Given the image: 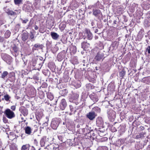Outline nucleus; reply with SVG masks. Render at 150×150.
<instances>
[{"mask_svg":"<svg viewBox=\"0 0 150 150\" xmlns=\"http://www.w3.org/2000/svg\"><path fill=\"white\" fill-rule=\"evenodd\" d=\"M6 116L8 119H11L15 117L14 112L9 109H6L4 112Z\"/></svg>","mask_w":150,"mask_h":150,"instance_id":"nucleus-1","label":"nucleus"},{"mask_svg":"<svg viewBox=\"0 0 150 150\" xmlns=\"http://www.w3.org/2000/svg\"><path fill=\"white\" fill-rule=\"evenodd\" d=\"M14 12L13 11L10 10L9 8H8L5 10L6 13L8 15L10 16H15L18 14L20 13L19 10H15Z\"/></svg>","mask_w":150,"mask_h":150,"instance_id":"nucleus-2","label":"nucleus"},{"mask_svg":"<svg viewBox=\"0 0 150 150\" xmlns=\"http://www.w3.org/2000/svg\"><path fill=\"white\" fill-rule=\"evenodd\" d=\"M48 150H59V145L55 144H51L46 147Z\"/></svg>","mask_w":150,"mask_h":150,"instance_id":"nucleus-3","label":"nucleus"},{"mask_svg":"<svg viewBox=\"0 0 150 150\" xmlns=\"http://www.w3.org/2000/svg\"><path fill=\"white\" fill-rule=\"evenodd\" d=\"M97 116L96 113L94 111L90 112L87 114L86 117L90 120H92Z\"/></svg>","mask_w":150,"mask_h":150,"instance_id":"nucleus-4","label":"nucleus"},{"mask_svg":"<svg viewBox=\"0 0 150 150\" xmlns=\"http://www.w3.org/2000/svg\"><path fill=\"white\" fill-rule=\"evenodd\" d=\"M59 123L57 119H54L51 122V126L53 129H56L58 127Z\"/></svg>","mask_w":150,"mask_h":150,"instance_id":"nucleus-5","label":"nucleus"},{"mask_svg":"<svg viewBox=\"0 0 150 150\" xmlns=\"http://www.w3.org/2000/svg\"><path fill=\"white\" fill-rule=\"evenodd\" d=\"M19 110L24 116H26L28 114V110L23 106H21L19 108Z\"/></svg>","mask_w":150,"mask_h":150,"instance_id":"nucleus-6","label":"nucleus"},{"mask_svg":"<svg viewBox=\"0 0 150 150\" xmlns=\"http://www.w3.org/2000/svg\"><path fill=\"white\" fill-rule=\"evenodd\" d=\"M93 14L98 18L102 19L103 15L101 11L98 9L93 10Z\"/></svg>","mask_w":150,"mask_h":150,"instance_id":"nucleus-7","label":"nucleus"},{"mask_svg":"<svg viewBox=\"0 0 150 150\" xmlns=\"http://www.w3.org/2000/svg\"><path fill=\"white\" fill-rule=\"evenodd\" d=\"M89 97L95 103L97 102L98 100V96L97 94L94 93H93L89 95Z\"/></svg>","mask_w":150,"mask_h":150,"instance_id":"nucleus-8","label":"nucleus"},{"mask_svg":"<svg viewBox=\"0 0 150 150\" xmlns=\"http://www.w3.org/2000/svg\"><path fill=\"white\" fill-rule=\"evenodd\" d=\"M43 46L42 44H36L34 45L32 48V51L34 52L35 50H42L43 48Z\"/></svg>","mask_w":150,"mask_h":150,"instance_id":"nucleus-9","label":"nucleus"},{"mask_svg":"<svg viewBox=\"0 0 150 150\" xmlns=\"http://www.w3.org/2000/svg\"><path fill=\"white\" fill-rule=\"evenodd\" d=\"M69 107L71 112H73V113L74 114L75 113L76 111L78 109L76 105L74 103H72L70 105Z\"/></svg>","mask_w":150,"mask_h":150,"instance_id":"nucleus-10","label":"nucleus"},{"mask_svg":"<svg viewBox=\"0 0 150 150\" xmlns=\"http://www.w3.org/2000/svg\"><path fill=\"white\" fill-rule=\"evenodd\" d=\"M8 137L10 140L11 141L15 140L16 141L17 138L18 137V136H16L15 134L12 133L8 136Z\"/></svg>","mask_w":150,"mask_h":150,"instance_id":"nucleus-11","label":"nucleus"},{"mask_svg":"<svg viewBox=\"0 0 150 150\" xmlns=\"http://www.w3.org/2000/svg\"><path fill=\"white\" fill-rule=\"evenodd\" d=\"M48 67L52 72H54L55 71L56 66L54 63L52 62L49 63L48 64Z\"/></svg>","mask_w":150,"mask_h":150,"instance_id":"nucleus-12","label":"nucleus"},{"mask_svg":"<svg viewBox=\"0 0 150 150\" xmlns=\"http://www.w3.org/2000/svg\"><path fill=\"white\" fill-rule=\"evenodd\" d=\"M67 105V102L64 99H62L61 101L60 106L62 110H64Z\"/></svg>","mask_w":150,"mask_h":150,"instance_id":"nucleus-13","label":"nucleus"},{"mask_svg":"<svg viewBox=\"0 0 150 150\" xmlns=\"http://www.w3.org/2000/svg\"><path fill=\"white\" fill-rule=\"evenodd\" d=\"M25 133L28 135H30L32 133V129L29 126H27L24 129Z\"/></svg>","mask_w":150,"mask_h":150,"instance_id":"nucleus-14","label":"nucleus"},{"mask_svg":"<svg viewBox=\"0 0 150 150\" xmlns=\"http://www.w3.org/2000/svg\"><path fill=\"white\" fill-rule=\"evenodd\" d=\"M12 48L13 51L14 55L16 57L18 54V48L17 46L15 44L12 47Z\"/></svg>","mask_w":150,"mask_h":150,"instance_id":"nucleus-15","label":"nucleus"},{"mask_svg":"<svg viewBox=\"0 0 150 150\" xmlns=\"http://www.w3.org/2000/svg\"><path fill=\"white\" fill-rule=\"evenodd\" d=\"M28 33L24 32L22 34L21 39L23 41L25 42L28 39Z\"/></svg>","mask_w":150,"mask_h":150,"instance_id":"nucleus-16","label":"nucleus"},{"mask_svg":"<svg viewBox=\"0 0 150 150\" xmlns=\"http://www.w3.org/2000/svg\"><path fill=\"white\" fill-rule=\"evenodd\" d=\"M30 145L29 144L23 145L21 149V150H29Z\"/></svg>","mask_w":150,"mask_h":150,"instance_id":"nucleus-17","label":"nucleus"},{"mask_svg":"<svg viewBox=\"0 0 150 150\" xmlns=\"http://www.w3.org/2000/svg\"><path fill=\"white\" fill-rule=\"evenodd\" d=\"M50 34L52 39L54 40H57L59 36L57 33L54 32H51Z\"/></svg>","mask_w":150,"mask_h":150,"instance_id":"nucleus-18","label":"nucleus"},{"mask_svg":"<svg viewBox=\"0 0 150 150\" xmlns=\"http://www.w3.org/2000/svg\"><path fill=\"white\" fill-rule=\"evenodd\" d=\"M86 32L87 34L88 39L89 40H91L93 38V36L90 31L87 29L86 30Z\"/></svg>","mask_w":150,"mask_h":150,"instance_id":"nucleus-19","label":"nucleus"},{"mask_svg":"<svg viewBox=\"0 0 150 150\" xmlns=\"http://www.w3.org/2000/svg\"><path fill=\"white\" fill-rule=\"evenodd\" d=\"M9 147L10 150H18V149L17 145L14 143L11 144Z\"/></svg>","mask_w":150,"mask_h":150,"instance_id":"nucleus-20","label":"nucleus"},{"mask_svg":"<svg viewBox=\"0 0 150 150\" xmlns=\"http://www.w3.org/2000/svg\"><path fill=\"white\" fill-rule=\"evenodd\" d=\"M66 27V23L65 22H62L59 25V28L61 31H63Z\"/></svg>","mask_w":150,"mask_h":150,"instance_id":"nucleus-21","label":"nucleus"},{"mask_svg":"<svg viewBox=\"0 0 150 150\" xmlns=\"http://www.w3.org/2000/svg\"><path fill=\"white\" fill-rule=\"evenodd\" d=\"M123 9L121 7H119L116 9V14L119 16L123 13Z\"/></svg>","mask_w":150,"mask_h":150,"instance_id":"nucleus-22","label":"nucleus"},{"mask_svg":"<svg viewBox=\"0 0 150 150\" xmlns=\"http://www.w3.org/2000/svg\"><path fill=\"white\" fill-rule=\"evenodd\" d=\"M90 44L86 42H83L81 44V47L83 49H87L89 47Z\"/></svg>","mask_w":150,"mask_h":150,"instance_id":"nucleus-23","label":"nucleus"},{"mask_svg":"<svg viewBox=\"0 0 150 150\" xmlns=\"http://www.w3.org/2000/svg\"><path fill=\"white\" fill-rule=\"evenodd\" d=\"M46 140V137H44L41 138L40 142L41 146L43 147L45 146Z\"/></svg>","mask_w":150,"mask_h":150,"instance_id":"nucleus-24","label":"nucleus"},{"mask_svg":"<svg viewBox=\"0 0 150 150\" xmlns=\"http://www.w3.org/2000/svg\"><path fill=\"white\" fill-rule=\"evenodd\" d=\"M0 74H1L0 77L4 79L7 77L8 74V73L7 71H4L2 73L1 71H0Z\"/></svg>","mask_w":150,"mask_h":150,"instance_id":"nucleus-25","label":"nucleus"},{"mask_svg":"<svg viewBox=\"0 0 150 150\" xmlns=\"http://www.w3.org/2000/svg\"><path fill=\"white\" fill-rule=\"evenodd\" d=\"M38 96L40 99H43L45 97V93L43 91H39L38 92Z\"/></svg>","mask_w":150,"mask_h":150,"instance_id":"nucleus-26","label":"nucleus"},{"mask_svg":"<svg viewBox=\"0 0 150 150\" xmlns=\"http://www.w3.org/2000/svg\"><path fill=\"white\" fill-rule=\"evenodd\" d=\"M86 88L89 91L93 89L94 86L92 84L89 83L86 84Z\"/></svg>","mask_w":150,"mask_h":150,"instance_id":"nucleus-27","label":"nucleus"},{"mask_svg":"<svg viewBox=\"0 0 150 150\" xmlns=\"http://www.w3.org/2000/svg\"><path fill=\"white\" fill-rule=\"evenodd\" d=\"M145 134V132H142L137 134L136 136V138L138 139L144 137V135Z\"/></svg>","mask_w":150,"mask_h":150,"instance_id":"nucleus-28","label":"nucleus"},{"mask_svg":"<svg viewBox=\"0 0 150 150\" xmlns=\"http://www.w3.org/2000/svg\"><path fill=\"white\" fill-rule=\"evenodd\" d=\"M102 58V56L101 54V53L100 52H98L96 56L95 57V59L99 61Z\"/></svg>","mask_w":150,"mask_h":150,"instance_id":"nucleus-29","label":"nucleus"},{"mask_svg":"<svg viewBox=\"0 0 150 150\" xmlns=\"http://www.w3.org/2000/svg\"><path fill=\"white\" fill-rule=\"evenodd\" d=\"M126 74V71L124 69H122L121 71L119 73L120 76L122 79L123 77Z\"/></svg>","mask_w":150,"mask_h":150,"instance_id":"nucleus-30","label":"nucleus"},{"mask_svg":"<svg viewBox=\"0 0 150 150\" xmlns=\"http://www.w3.org/2000/svg\"><path fill=\"white\" fill-rule=\"evenodd\" d=\"M47 94V98L50 100H52L54 99V96L50 93H48Z\"/></svg>","mask_w":150,"mask_h":150,"instance_id":"nucleus-31","label":"nucleus"},{"mask_svg":"<svg viewBox=\"0 0 150 150\" xmlns=\"http://www.w3.org/2000/svg\"><path fill=\"white\" fill-rule=\"evenodd\" d=\"M79 94L76 93H73L72 96V99L74 100L77 99L79 98Z\"/></svg>","mask_w":150,"mask_h":150,"instance_id":"nucleus-32","label":"nucleus"},{"mask_svg":"<svg viewBox=\"0 0 150 150\" xmlns=\"http://www.w3.org/2000/svg\"><path fill=\"white\" fill-rule=\"evenodd\" d=\"M11 32L9 30H7L5 33V36L6 38H8L10 36Z\"/></svg>","mask_w":150,"mask_h":150,"instance_id":"nucleus-33","label":"nucleus"},{"mask_svg":"<svg viewBox=\"0 0 150 150\" xmlns=\"http://www.w3.org/2000/svg\"><path fill=\"white\" fill-rule=\"evenodd\" d=\"M93 111H94L96 113H99L100 112V109L98 107H94L93 109Z\"/></svg>","mask_w":150,"mask_h":150,"instance_id":"nucleus-34","label":"nucleus"},{"mask_svg":"<svg viewBox=\"0 0 150 150\" xmlns=\"http://www.w3.org/2000/svg\"><path fill=\"white\" fill-rule=\"evenodd\" d=\"M14 1L15 5H19L22 3L23 0H14Z\"/></svg>","mask_w":150,"mask_h":150,"instance_id":"nucleus-35","label":"nucleus"},{"mask_svg":"<svg viewBox=\"0 0 150 150\" xmlns=\"http://www.w3.org/2000/svg\"><path fill=\"white\" fill-rule=\"evenodd\" d=\"M103 130H102V129L101 128H99L98 130V134L99 136L101 137H102L103 134Z\"/></svg>","mask_w":150,"mask_h":150,"instance_id":"nucleus-36","label":"nucleus"},{"mask_svg":"<svg viewBox=\"0 0 150 150\" xmlns=\"http://www.w3.org/2000/svg\"><path fill=\"white\" fill-rule=\"evenodd\" d=\"M35 37L34 34L32 32H31L30 35V38L31 41L35 40Z\"/></svg>","mask_w":150,"mask_h":150,"instance_id":"nucleus-37","label":"nucleus"},{"mask_svg":"<svg viewBox=\"0 0 150 150\" xmlns=\"http://www.w3.org/2000/svg\"><path fill=\"white\" fill-rule=\"evenodd\" d=\"M97 122L98 123L100 124V125H102L103 121L102 118L101 117H98Z\"/></svg>","mask_w":150,"mask_h":150,"instance_id":"nucleus-38","label":"nucleus"},{"mask_svg":"<svg viewBox=\"0 0 150 150\" xmlns=\"http://www.w3.org/2000/svg\"><path fill=\"white\" fill-rule=\"evenodd\" d=\"M37 76L38 74H36L34 75L33 77H29V78H30L31 79H33L34 80H38L39 79V78Z\"/></svg>","mask_w":150,"mask_h":150,"instance_id":"nucleus-39","label":"nucleus"},{"mask_svg":"<svg viewBox=\"0 0 150 150\" xmlns=\"http://www.w3.org/2000/svg\"><path fill=\"white\" fill-rule=\"evenodd\" d=\"M144 36L142 35L138 34L137 35V40L140 41L141 40Z\"/></svg>","mask_w":150,"mask_h":150,"instance_id":"nucleus-40","label":"nucleus"},{"mask_svg":"<svg viewBox=\"0 0 150 150\" xmlns=\"http://www.w3.org/2000/svg\"><path fill=\"white\" fill-rule=\"evenodd\" d=\"M4 97L5 100L6 101H8L11 98L9 95L7 94L5 95Z\"/></svg>","mask_w":150,"mask_h":150,"instance_id":"nucleus-41","label":"nucleus"},{"mask_svg":"<svg viewBox=\"0 0 150 150\" xmlns=\"http://www.w3.org/2000/svg\"><path fill=\"white\" fill-rule=\"evenodd\" d=\"M15 74L13 72H12L9 73V77L11 78L15 77Z\"/></svg>","mask_w":150,"mask_h":150,"instance_id":"nucleus-42","label":"nucleus"},{"mask_svg":"<svg viewBox=\"0 0 150 150\" xmlns=\"http://www.w3.org/2000/svg\"><path fill=\"white\" fill-rule=\"evenodd\" d=\"M20 19L21 20L22 23L23 24L26 23L28 21V20L27 18H25V19L21 18Z\"/></svg>","mask_w":150,"mask_h":150,"instance_id":"nucleus-43","label":"nucleus"},{"mask_svg":"<svg viewBox=\"0 0 150 150\" xmlns=\"http://www.w3.org/2000/svg\"><path fill=\"white\" fill-rule=\"evenodd\" d=\"M144 33V32L143 29H142L139 31L138 33L139 34L142 35H143Z\"/></svg>","mask_w":150,"mask_h":150,"instance_id":"nucleus-44","label":"nucleus"},{"mask_svg":"<svg viewBox=\"0 0 150 150\" xmlns=\"http://www.w3.org/2000/svg\"><path fill=\"white\" fill-rule=\"evenodd\" d=\"M111 131L112 132H115L117 131V129L116 128L112 126L111 127Z\"/></svg>","mask_w":150,"mask_h":150,"instance_id":"nucleus-45","label":"nucleus"},{"mask_svg":"<svg viewBox=\"0 0 150 150\" xmlns=\"http://www.w3.org/2000/svg\"><path fill=\"white\" fill-rule=\"evenodd\" d=\"M45 28H40L39 29V31L41 33H43L45 32Z\"/></svg>","mask_w":150,"mask_h":150,"instance_id":"nucleus-46","label":"nucleus"},{"mask_svg":"<svg viewBox=\"0 0 150 150\" xmlns=\"http://www.w3.org/2000/svg\"><path fill=\"white\" fill-rule=\"evenodd\" d=\"M88 79H89V81L90 82H92V83H95L96 82V81L95 79L93 78H89Z\"/></svg>","mask_w":150,"mask_h":150,"instance_id":"nucleus-47","label":"nucleus"},{"mask_svg":"<svg viewBox=\"0 0 150 150\" xmlns=\"http://www.w3.org/2000/svg\"><path fill=\"white\" fill-rule=\"evenodd\" d=\"M58 137L59 140H60L62 142H63V138L62 136L58 135Z\"/></svg>","mask_w":150,"mask_h":150,"instance_id":"nucleus-48","label":"nucleus"},{"mask_svg":"<svg viewBox=\"0 0 150 150\" xmlns=\"http://www.w3.org/2000/svg\"><path fill=\"white\" fill-rule=\"evenodd\" d=\"M33 143L35 145H38V142L36 139H33Z\"/></svg>","mask_w":150,"mask_h":150,"instance_id":"nucleus-49","label":"nucleus"},{"mask_svg":"<svg viewBox=\"0 0 150 150\" xmlns=\"http://www.w3.org/2000/svg\"><path fill=\"white\" fill-rule=\"evenodd\" d=\"M92 136L93 137H92L91 136H90V139L91 140H93L95 139V133H93L92 134Z\"/></svg>","mask_w":150,"mask_h":150,"instance_id":"nucleus-50","label":"nucleus"},{"mask_svg":"<svg viewBox=\"0 0 150 150\" xmlns=\"http://www.w3.org/2000/svg\"><path fill=\"white\" fill-rule=\"evenodd\" d=\"M146 50L149 54H150V46H148Z\"/></svg>","mask_w":150,"mask_h":150,"instance_id":"nucleus-51","label":"nucleus"},{"mask_svg":"<svg viewBox=\"0 0 150 150\" xmlns=\"http://www.w3.org/2000/svg\"><path fill=\"white\" fill-rule=\"evenodd\" d=\"M29 150H36V149L33 146H30Z\"/></svg>","mask_w":150,"mask_h":150,"instance_id":"nucleus-52","label":"nucleus"},{"mask_svg":"<svg viewBox=\"0 0 150 150\" xmlns=\"http://www.w3.org/2000/svg\"><path fill=\"white\" fill-rule=\"evenodd\" d=\"M11 109L13 110H15L16 109V106L15 105H13L11 106Z\"/></svg>","mask_w":150,"mask_h":150,"instance_id":"nucleus-53","label":"nucleus"},{"mask_svg":"<svg viewBox=\"0 0 150 150\" xmlns=\"http://www.w3.org/2000/svg\"><path fill=\"white\" fill-rule=\"evenodd\" d=\"M8 120L5 117H4L3 118V121L5 123H6Z\"/></svg>","mask_w":150,"mask_h":150,"instance_id":"nucleus-54","label":"nucleus"},{"mask_svg":"<svg viewBox=\"0 0 150 150\" xmlns=\"http://www.w3.org/2000/svg\"><path fill=\"white\" fill-rule=\"evenodd\" d=\"M117 24V22L115 20L113 21V25L114 26H115Z\"/></svg>","mask_w":150,"mask_h":150,"instance_id":"nucleus-55","label":"nucleus"},{"mask_svg":"<svg viewBox=\"0 0 150 150\" xmlns=\"http://www.w3.org/2000/svg\"><path fill=\"white\" fill-rule=\"evenodd\" d=\"M4 39L0 37V42H3Z\"/></svg>","mask_w":150,"mask_h":150,"instance_id":"nucleus-56","label":"nucleus"},{"mask_svg":"<svg viewBox=\"0 0 150 150\" xmlns=\"http://www.w3.org/2000/svg\"><path fill=\"white\" fill-rule=\"evenodd\" d=\"M21 120H22V121H21V122H25V121H26V120H24V119L23 117H22L21 118Z\"/></svg>","mask_w":150,"mask_h":150,"instance_id":"nucleus-57","label":"nucleus"},{"mask_svg":"<svg viewBox=\"0 0 150 150\" xmlns=\"http://www.w3.org/2000/svg\"><path fill=\"white\" fill-rule=\"evenodd\" d=\"M35 30H37L38 29V27L36 25H35Z\"/></svg>","mask_w":150,"mask_h":150,"instance_id":"nucleus-58","label":"nucleus"},{"mask_svg":"<svg viewBox=\"0 0 150 150\" xmlns=\"http://www.w3.org/2000/svg\"><path fill=\"white\" fill-rule=\"evenodd\" d=\"M105 149V150H108V148L106 146H104V149Z\"/></svg>","mask_w":150,"mask_h":150,"instance_id":"nucleus-59","label":"nucleus"},{"mask_svg":"<svg viewBox=\"0 0 150 150\" xmlns=\"http://www.w3.org/2000/svg\"><path fill=\"white\" fill-rule=\"evenodd\" d=\"M51 43H52V42H49V41H48L47 42V44H51Z\"/></svg>","mask_w":150,"mask_h":150,"instance_id":"nucleus-60","label":"nucleus"},{"mask_svg":"<svg viewBox=\"0 0 150 150\" xmlns=\"http://www.w3.org/2000/svg\"><path fill=\"white\" fill-rule=\"evenodd\" d=\"M95 39H97L98 38V36H95Z\"/></svg>","mask_w":150,"mask_h":150,"instance_id":"nucleus-61","label":"nucleus"},{"mask_svg":"<svg viewBox=\"0 0 150 150\" xmlns=\"http://www.w3.org/2000/svg\"><path fill=\"white\" fill-rule=\"evenodd\" d=\"M81 86V85L80 84H79L77 85V87L78 88L80 87Z\"/></svg>","mask_w":150,"mask_h":150,"instance_id":"nucleus-62","label":"nucleus"},{"mask_svg":"<svg viewBox=\"0 0 150 150\" xmlns=\"http://www.w3.org/2000/svg\"><path fill=\"white\" fill-rule=\"evenodd\" d=\"M3 95V94L2 93L0 92V96H2Z\"/></svg>","mask_w":150,"mask_h":150,"instance_id":"nucleus-63","label":"nucleus"},{"mask_svg":"<svg viewBox=\"0 0 150 150\" xmlns=\"http://www.w3.org/2000/svg\"><path fill=\"white\" fill-rule=\"evenodd\" d=\"M107 137H104V140H107Z\"/></svg>","mask_w":150,"mask_h":150,"instance_id":"nucleus-64","label":"nucleus"}]
</instances>
